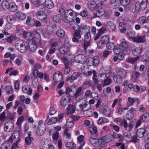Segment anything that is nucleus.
Masks as SVG:
<instances>
[{
	"instance_id": "51",
	"label": "nucleus",
	"mask_w": 149,
	"mask_h": 149,
	"mask_svg": "<svg viewBox=\"0 0 149 149\" xmlns=\"http://www.w3.org/2000/svg\"><path fill=\"white\" fill-rule=\"evenodd\" d=\"M119 72L122 77H126L127 72L125 70L120 69L119 70Z\"/></svg>"
},
{
	"instance_id": "41",
	"label": "nucleus",
	"mask_w": 149,
	"mask_h": 149,
	"mask_svg": "<svg viewBox=\"0 0 149 149\" xmlns=\"http://www.w3.org/2000/svg\"><path fill=\"white\" fill-rule=\"evenodd\" d=\"M66 145L68 148L70 149H74L76 147V145L72 142H67L66 143Z\"/></svg>"
},
{
	"instance_id": "63",
	"label": "nucleus",
	"mask_w": 149,
	"mask_h": 149,
	"mask_svg": "<svg viewBox=\"0 0 149 149\" xmlns=\"http://www.w3.org/2000/svg\"><path fill=\"white\" fill-rule=\"evenodd\" d=\"M12 24L10 23H8L5 25L4 29L6 31L9 30L12 27Z\"/></svg>"
},
{
	"instance_id": "59",
	"label": "nucleus",
	"mask_w": 149,
	"mask_h": 149,
	"mask_svg": "<svg viewBox=\"0 0 149 149\" xmlns=\"http://www.w3.org/2000/svg\"><path fill=\"white\" fill-rule=\"evenodd\" d=\"M124 136L125 139L128 140H129L131 138L132 136L129 132H125L124 134Z\"/></svg>"
},
{
	"instance_id": "2",
	"label": "nucleus",
	"mask_w": 149,
	"mask_h": 149,
	"mask_svg": "<svg viewBox=\"0 0 149 149\" xmlns=\"http://www.w3.org/2000/svg\"><path fill=\"white\" fill-rule=\"evenodd\" d=\"M75 12L72 10L68 9L65 11V14L62 15V17L66 20L72 22L73 21V18L75 16Z\"/></svg>"
},
{
	"instance_id": "64",
	"label": "nucleus",
	"mask_w": 149,
	"mask_h": 149,
	"mask_svg": "<svg viewBox=\"0 0 149 149\" xmlns=\"http://www.w3.org/2000/svg\"><path fill=\"white\" fill-rule=\"evenodd\" d=\"M140 75V73L138 72H134L132 74V77L134 79H136Z\"/></svg>"
},
{
	"instance_id": "42",
	"label": "nucleus",
	"mask_w": 149,
	"mask_h": 149,
	"mask_svg": "<svg viewBox=\"0 0 149 149\" xmlns=\"http://www.w3.org/2000/svg\"><path fill=\"white\" fill-rule=\"evenodd\" d=\"M91 39H84V47L85 50H86L87 48L89 46Z\"/></svg>"
},
{
	"instance_id": "53",
	"label": "nucleus",
	"mask_w": 149,
	"mask_h": 149,
	"mask_svg": "<svg viewBox=\"0 0 149 149\" xmlns=\"http://www.w3.org/2000/svg\"><path fill=\"white\" fill-rule=\"evenodd\" d=\"M24 118V117L23 116L19 117L16 123L17 125L19 126H21L22 123L23 121Z\"/></svg>"
},
{
	"instance_id": "35",
	"label": "nucleus",
	"mask_w": 149,
	"mask_h": 149,
	"mask_svg": "<svg viewBox=\"0 0 149 149\" xmlns=\"http://www.w3.org/2000/svg\"><path fill=\"white\" fill-rule=\"evenodd\" d=\"M6 113L7 118L9 119L10 120L14 119L15 116L13 113H12L10 111H7Z\"/></svg>"
},
{
	"instance_id": "44",
	"label": "nucleus",
	"mask_w": 149,
	"mask_h": 149,
	"mask_svg": "<svg viewBox=\"0 0 149 149\" xmlns=\"http://www.w3.org/2000/svg\"><path fill=\"white\" fill-rule=\"evenodd\" d=\"M141 52V49L140 47L136 48L133 50V53L134 55H139Z\"/></svg>"
},
{
	"instance_id": "39",
	"label": "nucleus",
	"mask_w": 149,
	"mask_h": 149,
	"mask_svg": "<svg viewBox=\"0 0 149 149\" xmlns=\"http://www.w3.org/2000/svg\"><path fill=\"white\" fill-rule=\"evenodd\" d=\"M108 122V120L107 119L105 118L101 117L99 118L98 121V123L99 125H101Z\"/></svg>"
},
{
	"instance_id": "20",
	"label": "nucleus",
	"mask_w": 149,
	"mask_h": 149,
	"mask_svg": "<svg viewBox=\"0 0 149 149\" xmlns=\"http://www.w3.org/2000/svg\"><path fill=\"white\" fill-rule=\"evenodd\" d=\"M8 22L12 24L15 22L16 21V18L15 16L13 15H9L6 18Z\"/></svg>"
},
{
	"instance_id": "48",
	"label": "nucleus",
	"mask_w": 149,
	"mask_h": 149,
	"mask_svg": "<svg viewBox=\"0 0 149 149\" xmlns=\"http://www.w3.org/2000/svg\"><path fill=\"white\" fill-rule=\"evenodd\" d=\"M54 22L56 23H59L61 21V17L59 15H56L54 16L53 17Z\"/></svg>"
},
{
	"instance_id": "24",
	"label": "nucleus",
	"mask_w": 149,
	"mask_h": 149,
	"mask_svg": "<svg viewBox=\"0 0 149 149\" xmlns=\"http://www.w3.org/2000/svg\"><path fill=\"white\" fill-rule=\"evenodd\" d=\"M105 142L106 143L112 141L113 140L112 134H110L106 135L103 137Z\"/></svg>"
},
{
	"instance_id": "56",
	"label": "nucleus",
	"mask_w": 149,
	"mask_h": 149,
	"mask_svg": "<svg viewBox=\"0 0 149 149\" xmlns=\"http://www.w3.org/2000/svg\"><path fill=\"white\" fill-rule=\"evenodd\" d=\"M38 84V80L36 78H34L32 81V86L33 88H36Z\"/></svg>"
},
{
	"instance_id": "29",
	"label": "nucleus",
	"mask_w": 149,
	"mask_h": 149,
	"mask_svg": "<svg viewBox=\"0 0 149 149\" xmlns=\"http://www.w3.org/2000/svg\"><path fill=\"white\" fill-rule=\"evenodd\" d=\"M88 6L89 9L91 10H94L97 7L96 4L94 2H89Z\"/></svg>"
},
{
	"instance_id": "60",
	"label": "nucleus",
	"mask_w": 149,
	"mask_h": 149,
	"mask_svg": "<svg viewBox=\"0 0 149 149\" xmlns=\"http://www.w3.org/2000/svg\"><path fill=\"white\" fill-rule=\"evenodd\" d=\"M127 34L130 37H133L135 35V33L134 31L128 30L127 31Z\"/></svg>"
},
{
	"instance_id": "37",
	"label": "nucleus",
	"mask_w": 149,
	"mask_h": 149,
	"mask_svg": "<svg viewBox=\"0 0 149 149\" xmlns=\"http://www.w3.org/2000/svg\"><path fill=\"white\" fill-rule=\"evenodd\" d=\"M84 136L82 135L79 136L77 138L78 143H80L82 146H84L85 144V142L84 141Z\"/></svg>"
},
{
	"instance_id": "47",
	"label": "nucleus",
	"mask_w": 149,
	"mask_h": 149,
	"mask_svg": "<svg viewBox=\"0 0 149 149\" xmlns=\"http://www.w3.org/2000/svg\"><path fill=\"white\" fill-rule=\"evenodd\" d=\"M90 131L91 134L92 135H96L97 132V128L95 127H91L90 129Z\"/></svg>"
},
{
	"instance_id": "28",
	"label": "nucleus",
	"mask_w": 149,
	"mask_h": 149,
	"mask_svg": "<svg viewBox=\"0 0 149 149\" xmlns=\"http://www.w3.org/2000/svg\"><path fill=\"white\" fill-rule=\"evenodd\" d=\"M83 89V87L81 86L76 91L75 94L74 93L73 95L74 97L77 98L79 96H80L81 93Z\"/></svg>"
},
{
	"instance_id": "3",
	"label": "nucleus",
	"mask_w": 149,
	"mask_h": 149,
	"mask_svg": "<svg viewBox=\"0 0 149 149\" xmlns=\"http://www.w3.org/2000/svg\"><path fill=\"white\" fill-rule=\"evenodd\" d=\"M119 45L123 53H124V54H126L128 50V45L127 41L124 39Z\"/></svg>"
},
{
	"instance_id": "55",
	"label": "nucleus",
	"mask_w": 149,
	"mask_h": 149,
	"mask_svg": "<svg viewBox=\"0 0 149 149\" xmlns=\"http://www.w3.org/2000/svg\"><path fill=\"white\" fill-rule=\"evenodd\" d=\"M79 73L77 72H74L72 75L71 77V79L73 81L76 79L79 76Z\"/></svg>"
},
{
	"instance_id": "23",
	"label": "nucleus",
	"mask_w": 149,
	"mask_h": 149,
	"mask_svg": "<svg viewBox=\"0 0 149 149\" xmlns=\"http://www.w3.org/2000/svg\"><path fill=\"white\" fill-rule=\"evenodd\" d=\"M106 144L103 138L99 140L97 139L96 143H95V147H99L100 146H102Z\"/></svg>"
},
{
	"instance_id": "8",
	"label": "nucleus",
	"mask_w": 149,
	"mask_h": 149,
	"mask_svg": "<svg viewBox=\"0 0 149 149\" xmlns=\"http://www.w3.org/2000/svg\"><path fill=\"white\" fill-rule=\"evenodd\" d=\"M23 36L27 40H30L29 41V43H31V41L34 40H33L35 38L34 33H27L25 31H24L23 34Z\"/></svg>"
},
{
	"instance_id": "19",
	"label": "nucleus",
	"mask_w": 149,
	"mask_h": 149,
	"mask_svg": "<svg viewBox=\"0 0 149 149\" xmlns=\"http://www.w3.org/2000/svg\"><path fill=\"white\" fill-rule=\"evenodd\" d=\"M65 34V31L63 29H61L58 30L56 32V35L59 38L63 37Z\"/></svg>"
},
{
	"instance_id": "6",
	"label": "nucleus",
	"mask_w": 149,
	"mask_h": 149,
	"mask_svg": "<svg viewBox=\"0 0 149 149\" xmlns=\"http://www.w3.org/2000/svg\"><path fill=\"white\" fill-rule=\"evenodd\" d=\"M14 126V124L13 122H7L4 125L5 130L7 132H11L13 130Z\"/></svg>"
},
{
	"instance_id": "50",
	"label": "nucleus",
	"mask_w": 149,
	"mask_h": 149,
	"mask_svg": "<svg viewBox=\"0 0 149 149\" xmlns=\"http://www.w3.org/2000/svg\"><path fill=\"white\" fill-rule=\"evenodd\" d=\"M115 46L114 43L112 42H109L107 45V47L108 50L114 49Z\"/></svg>"
},
{
	"instance_id": "45",
	"label": "nucleus",
	"mask_w": 149,
	"mask_h": 149,
	"mask_svg": "<svg viewBox=\"0 0 149 149\" xmlns=\"http://www.w3.org/2000/svg\"><path fill=\"white\" fill-rule=\"evenodd\" d=\"M65 92L67 95H68L70 97H72L73 95V91H72V89L69 87L66 88Z\"/></svg>"
},
{
	"instance_id": "46",
	"label": "nucleus",
	"mask_w": 149,
	"mask_h": 149,
	"mask_svg": "<svg viewBox=\"0 0 149 149\" xmlns=\"http://www.w3.org/2000/svg\"><path fill=\"white\" fill-rule=\"evenodd\" d=\"M67 112L68 113L72 114L75 111V110L73 106L72 105H69L67 108Z\"/></svg>"
},
{
	"instance_id": "9",
	"label": "nucleus",
	"mask_w": 149,
	"mask_h": 149,
	"mask_svg": "<svg viewBox=\"0 0 149 149\" xmlns=\"http://www.w3.org/2000/svg\"><path fill=\"white\" fill-rule=\"evenodd\" d=\"M53 79L55 82H58L61 81L62 79V74L59 72L55 73L53 75Z\"/></svg>"
},
{
	"instance_id": "10",
	"label": "nucleus",
	"mask_w": 149,
	"mask_h": 149,
	"mask_svg": "<svg viewBox=\"0 0 149 149\" xmlns=\"http://www.w3.org/2000/svg\"><path fill=\"white\" fill-rule=\"evenodd\" d=\"M36 15L38 19L41 20L45 19L47 17L46 13L42 11L37 12L36 13Z\"/></svg>"
},
{
	"instance_id": "18",
	"label": "nucleus",
	"mask_w": 149,
	"mask_h": 149,
	"mask_svg": "<svg viewBox=\"0 0 149 149\" xmlns=\"http://www.w3.org/2000/svg\"><path fill=\"white\" fill-rule=\"evenodd\" d=\"M31 44L29 43V47L30 51L32 52H34L36 49L37 47L36 42L34 40L31 41Z\"/></svg>"
},
{
	"instance_id": "14",
	"label": "nucleus",
	"mask_w": 149,
	"mask_h": 149,
	"mask_svg": "<svg viewBox=\"0 0 149 149\" xmlns=\"http://www.w3.org/2000/svg\"><path fill=\"white\" fill-rule=\"evenodd\" d=\"M78 26L79 27V28H78V29L81 32H83L84 31L89 32L90 29V26H87L85 24H82L80 26L78 24Z\"/></svg>"
},
{
	"instance_id": "7",
	"label": "nucleus",
	"mask_w": 149,
	"mask_h": 149,
	"mask_svg": "<svg viewBox=\"0 0 149 149\" xmlns=\"http://www.w3.org/2000/svg\"><path fill=\"white\" fill-rule=\"evenodd\" d=\"M72 28L74 31V33L73 35L74 36L77 37L79 39L81 38V32L78 29V28H79L78 24L76 23H75V24L72 26Z\"/></svg>"
},
{
	"instance_id": "17",
	"label": "nucleus",
	"mask_w": 149,
	"mask_h": 149,
	"mask_svg": "<svg viewBox=\"0 0 149 149\" xmlns=\"http://www.w3.org/2000/svg\"><path fill=\"white\" fill-rule=\"evenodd\" d=\"M22 90L24 93L28 94L29 95H31L32 92L31 88L27 85L24 86Z\"/></svg>"
},
{
	"instance_id": "52",
	"label": "nucleus",
	"mask_w": 149,
	"mask_h": 149,
	"mask_svg": "<svg viewBox=\"0 0 149 149\" xmlns=\"http://www.w3.org/2000/svg\"><path fill=\"white\" fill-rule=\"evenodd\" d=\"M128 101L127 104V106L130 107L133 105L135 100L133 98L129 97L128 98Z\"/></svg>"
},
{
	"instance_id": "30",
	"label": "nucleus",
	"mask_w": 149,
	"mask_h": 149,
	"mask_svg": "<svg viewBox=\"0 0 149 149\" xmlns=\"http://www.w3.org/2000/svg\"><path fill=\"white\" fill-rule=\"evenodd\" d=\"M93 110L91 109H88L87 110L84 112V114H85L86 116L90 117L93 116Z\"/></svg>"
},
{
	"instance_id": "15",
	"label": "nucleus",
	"mask_w": 149,
	"mask_h": 149,
	"mask_svg": "<svg viewBox=\"0 0 149 149\" xmlns=\"http://www.w3.org/2000/svg\"><path fill=\"white\" fill-rule=\"evenodd\" d=\"M59 51L60 52L63 54H68L69 55L71 54L70 51L68 50V48L66 46H64L61 48Z\"/></svg>"
},
{
	"instance_id": "26",
	"label": "nucleus",
	"mask_w": 149,
	"mask_h": 149,
	"mask_svg": "<svg viewBox=\"0 0 149 149\" xmlns=\"http://www.w3.org/2000/svg\"><path fill=\"white\" fill-rule=\"evenodd\" d=\"M113 80L116 83L118 84L121 83L122 81V79L120 75H115L113 78Z\"/></svg>"
},
{
	"instance_id": "11",
	"label": "nucleus",
	"mask_w": 149,
	"mask_h": 149,
	"mask_svg": "<svg viewBox=\"0 0 149 149\" xmlns=\"http://www.w3.org/2000/svg\"><path fill=\"white\" fill-rule=\"evenodd\" d=\"M40 126H38L37 130V134L40 136H42L46 130V126L45 124H42Z\"/></svg>"
},
{
	"instance_id": "27",
	"label": "nucleus",
	"mask_w": 149,
	"mask_h": 149,
	"mask_svg": "<svg viewBox=\"0 0 149 149\" xmlns=\"http://www.w3.org/2000/svg\"><path fill=\"white\" fill-rule=\"evenodd\" d=\"M10 6L9 2L7 0L3 1L1 3V6L5 10L9 9Z\"/></svg>"
},
{
	"instance_id": "25",
	"label": "nucleus",
	"mask_w": 149,
	"mask_h": 149,
	"mask_svg": "<svg viewBox=\"0 0 149 149\" xmlns=\"http://www.w3.org/2000/svg\"><path fill=\"white\" fill-rule=\"evenodd\" d=\"M45 4L46 7L49 9H51L54 7L53 2L51 0H46Z\"/></svg>"
},
{
	"instance_id": "61",
	"label": "nucleus",
	"mask_w": 149,
	"mask_h": 149,
	"mask_svg": "<svg viewBox=\"0 0 149 149\" xmlns=\"http://www.w3.org/2000/svg\"><path fill=\"white\" fill-rule=\"evenodd\" d=\"M97 139L95 138H93L92 137H90L89 139V141L90 143L94 146H95Z\"/></svg>"
},
{
	"instance_id": "4",
	"label": "nucleus",
	"mask_w": 149,
	"mask_h": 149,
	"mask_svg": "<svg viewBox=\"0 0 149 149\" xmlns=\"http://www.w3.org/2000/svg\"><path fill=\"white\" fill-rule=\"evenodd\" d=\"M146 36L145 35L139 36L137 37H132V40L137 43H144L146 41Z\"/></svg>"
},
{
	"instance_id": "5",
	"label": "nucleus",
	"mask_w": 149,
	"mask_h": 149,
	"mask_svg": "<svg viewBox=\"0 0 149 149\" xmlns=\"http://www.w3.org/2000/svg\"><path fill=\"white\" fill-rule=\"evenodd\" d=\"M74 60L76 63L84 64L85 62V56L82 54H79L74 57Z\"/></svg>"
},
{
	"instance_id": "33",
	"label": "nucleus",
	"mask_w": 149,
	"mask_h": 149,
	"mask_svg": "<svg viewBox=\"0 0 149 149\" xmlns=\"http://www.w3.org/2000/svg\"><path fill=\"white\" fill-rule=\"evenodd\" d=\"M16 16L17 17L21 20L24 19L26 18L25 14L21 12H18L17 13Z\"/></svg>"
},
{
	"instance_id": "34",
	"label": "nucleus",
	"mask_w": 149,
	"mask_h": 149,
	"mask_svg": "<svg viewBox=\"0 0 149 149\" xmlns=\"http://www.w3.org/2000/svg\"><path fill=\"white\" fill-rule=\"evenodd\" d=\"M109 37L108 36L104 35L101 37V40L104 44H105L109 42Z\"/></svg>"
},
{
	"instance_id": "57",
	"label": "nucleus",
	"mask_w": 149,
	"mask_h": 149,
	"mask_svg": "<svg viewBox=\"0 0 149 149\" xmlns=\"http://www.w3.org/2000/svg\"><path fill=\"white\" fill-rule=\"evenodd\" d=\"M130 0H121L120 1V4L123 6L128 5L130 3Z\"/></svg>"
},
{
	"instance_id": "32",
	"label": "nucleus",
	"mask_w": 149,
	"mask_h": 149,
	"mask_svg": "<svg viewBox=\"0 0 149 149\" xmlns=\"http://www.w3.org/2000/svg\"><path fill=\"white\" fill-rule=\"evenodd\" d=\"M12 135L13 137V139L14 141H16L19 139L20 136V132L18 130L14 131Z\"/></svg>"
},
{
	"instance_id": "58",
	"label": "nucleus",
	"mask_w": 149,
	"mask_h": 149,
	"mask_svg": "<svg viewBox=\"0 0 149 149\" xmlns=\"http://www.w3.org/2000/svg\"><path fill=\"white\" fill-rule=\"evenodd\" d=\"M140 3L142 7V10L145 9L146 8L147 4L146 3V0H142Z\"/></svg>"
},
{
	"instance_id": "22",
	"label": "nucleus",
	"mask_w": 149,
	"mask_h": 149,
	"mask_svg": "<svg viewBox=\"0 0 149 149\" xmlns=\"http://www.w3.org/2000/svg\"><path fill=\"white\" fill-rule=\"evenodd\" d=\"M107 26L110 31H114L116 28V25L111 21H109L107 22Z\"/></svg>"
},
{
	"instance_id": "40",
	"label": "nucleus",
	"mask_w": 149,
	"mask_h": 149,
	"mask_svg": "<svg viewBox=\"0 0 149 149\" xmlns=\"http://www.w3.org/2000/svg\"><path fill=\"white\" fill-rule=\"evenodd\" d=\"M99 62V58L97 56H95L93 58L92 65L94 66H96L98 64Z\"/></svg>"
},
{
	"instance_id": "43",
	"label": "nucleus",
	"mask_w": 149,
	"mask_h": 149,
	"mask_svg": "<svg viewBox=\"0 0 149 149\" xmlns=\"http://www.w3.org/2000/svg\"><path fill=\"white\" fill-rule=\"evenodd\" d=\"M10 146V144L8 142H5L1 144V149H8Z\"/></svg>"
},
{
	"instance_id": "12",
	"label": "nucleus",
	"mask_w": 149,
	"mask_h": 149,
	"mask_svg": "<svg viewBox=\"0 0 149 149\" xmlns=\"http://www.w3.org/2000/svg\"><path fill=\"white\" fill-rule=\"evenodd\" d=\"M136 111V109L133 108H131L128 110L126 115V117L127 120H130L132 119L134 116V112Z\"/></svg>"
},
{
	"instance_id": "21",
	"label": "nucleus",
	"mask_w": 149,
	"mask_h": 149,
	"mask_svg": "<svg viewBox=\"0 0 149 149\" xmlns=\"http://www.w3.org/2000/svg\"><path fill=\"white\" fill-rule=\"evenodd\" d=\"M145 134V130L143 128H141L137 130L136 135L137 137L142 138Z\"/></svg>"
},
{
	"instance_id": "36",
	"label": "nucleus",
	"mask_w": 149,
	"mask_h": 149,
	"mask_svg": "<svg viewBox=\"0 0 149 149\" xmlns=\"http://www.w3.org/2000/svg\"><path fill=\"white\" fill-rule=\"evenodd\" d=\"M58 118L56 117H53L50 118L48 121L47 124L48 125H51L55 123L57 121H59Z\"/></svg>"
},
{
	"instance_id": "13",
	"label": "nucleus",
	"mask_w": 149,
	"mask_h": 149,
	"mask_svg": "<svg viewBox=\"0 0 149 149\" xmlns=\"http://www.w3.org/2000/svg\"><path fill=\"white\" fill-rule=\"evenodd\" d=\"M70 101L69 97L67 96H64L61 98V104L62 107H65L67 105Z\"/></svg>"
},
{
	"instance_id": "62",
	"label": "nucleus",
	"mask_w": 149,
	"mask_h": 149,
	"mask_svg": "<svg viewBox=\"0 0 149 149\" xmlns=\"http://www.w3.org/2000/svg\"><path fill=\"white\" fill-rule=\"evenodd\" d=\"M59 136V133L58 132L56 131L53 134V138L54 140H57Z\"/></svg>"
},
{
	"instance_id": "1",
	"label": "nucleus",
	"mask_w": 149,
	"mask_h": 149,
	"mask_svg": "<svg viewBox=\"0 0 149 149\" xmlns=\"http://www.w3.org/2000/svg\"><path fill=\"white\" fill-rule=\"evenodd\" d=\"M15 46L19 51L22 53H25L29 49L28 46H26L24 42L21 40H17L15 43Z\"/></svg>"
},
{
	"instance_id": "16",
	"label": "nucleus",
	"mask_w": 149,
	"mask_h": 149,
	"mask_svg": "<svg viewBox=\"0 0 149 149\" xmlns=\"http://www.w3.org/2000/svg\"><path fill=\"white\" fill-rule=\"evenodd\" d=\"M105 13V10L102 8L101 7L94 14L93 17L96 18L103 16Z\"/></svg>"
},
{
	"instance_id": "49",
	"label": "nucleus",
	"mask_w": 149,
	"mask_h": 149,
	"mask_svg": "<svg viewBox=\"0 0 149 149\" xmlns=\"http://www.w3.org/2000/svg\"><path fill=\"white\" fill-rule=\"evenodd\" d=\"M33 140V138L32 137H27L25 139V143L27 145H30L31 143Z\"/></svg>"
},
{
	"instance_id": "31",
	"label": "nucleus",
	"mask_w": 149,
	"mask_h": 149,
	"mask_svg": "<svg viewBox=\"0 0 149 149\" xmlns=\"http://www.w3.org/2000/svg\"><path fill=\"white\" fill-rule=\"evenodd\" d=\"M73 119L71 118H69L66 124V127H67L69 128L73 127L74 125V123L73 122Z\"/></svg>"
},
{
	"instance_id": "54",
	"label": "nucleus",
	"mask_w": 149,
	"mask_h": 149,
	"mask_svg": "<svg viewBox=\"0 0 149 149\" xmlns=\"http://www.w3.org/2000/svg\"><path fill=\"white\" fill-rule=\"evenodd\" d=\"M10 11L13 12L16 11L17 9V6L15 3L12 4L9 8Z\"/></svg>"
},
{
	"instance_id": "38",
	"label": "nucleus",
	"mask_w": 149,
	"mask_h": 149,
	"mask_svg": "<svg viewBox=\"0 0 149 149\" xmlns=\"http://www.w3.org/2000/svg\"><path fill=\"white\" fill-rule=\"evenodd\" d=\"M113 52L116 54L120 53H123V52L120 49V47L119 45H117L115 46L113 49Z\"/></svg>"
}]
</instances>
